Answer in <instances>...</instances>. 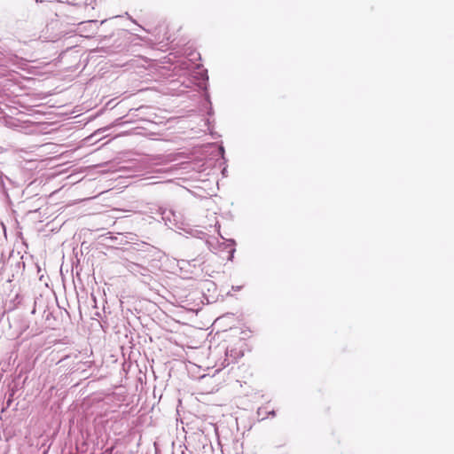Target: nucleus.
I'll return each instance as SVG.
<instances>
[{
    "label": "nucleus",
    "instance_id": "obj_2",
    "mask_svg": "<svg viewBox=\"0 0 454 454\" xmlns=\"http://www.w3.org/2000/svg\"><path fill=\"white\" fill-rule=\"evenodd\" d=\"M114 449V446H112L110 448L106 449L101 454H112L113 450Z\"/></svg>",
    "mask_w": 454,
    "mask_h": 454
},
{
    "label": "nucleus",
    "instance_id": "obj_1",
    "mask_svg": "<svg viewBox=\"0 0 454 454\" xmlns=\"http://www.w3.org/2000/svg\"><path fill=\"white\" fill-rule=\"evenodd\" d=\"M97 434H98V438H97V442L95 444L98 449L103 450V448L105 447L106 443L107 442V441L109 439V435H108V434H106L105 428H103V427L97 429Z\"/></svg>",
    "mask_w": 454,
    "mask_h": 454
}]
</instances>
